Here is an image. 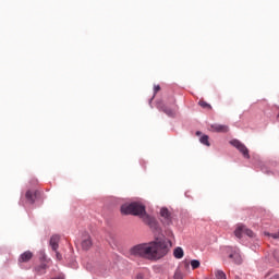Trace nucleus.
I'll use <instances>...</instances> for the list:
<instances>
[{"mask_svg":"<svg viewBox=\"0 0 279 279\" xmlns=\"http://www.w3.org/2000/svg\"><path fill=\"white\" fill-rule=\"evenodd\" d=\"M169 245L171 246V241L155 240L131 247L130 254L136 258H146V260H160L169 254Z\"/></svg>","mask_w":279,"mask_h":279,"instance_id":"obj_1","label":"nucleus"},{"mask_svg":"<svg viewBox=\"0 0 279 279\" xmlns=\"http://www.w3.org/2000/svg\"><path fill=\"white\" fill-rule=\"evenodd\" d=\"M121 213L122 215H135L136 217H141L143 219L144 223L146 226H149L151 230H158V221H156V218L147 215L145 211V205L141 203H131V204H124L121 206Z\"/></svg>","mask_w":279,"mask_h":279,"instance_id":"obj_2","label":"nucleus"},{"mask_svg":"<svg viewBox=\"0 0 279 279\" xmlns=\"http://www.w3.org/2000/svg\"><path fill=\"white\" fill-rule=\"evenodd\" d=\"M230 145L235 147V149L239 150L240 154H242V156H244V158L250 160V149H247V146H245V144L241 143V141H239V140H232L230 142Z\"/></svg>","mask_w":279,"mask_h":279,"instance_id":"obj_3","label":"nucleus"},{"mask_svg":"<svg viewBox=\"0 0 279 279\" xmlns=\"http://www.w3.org/2000/svg\"><path fill=\"white\" fill-rule=\"evenodd\" d=\"M234 234H235L236 239H242L243 234H246V236H250L251 239L254 238V231L247 229L243 225H238L236 226V228L234 230Z\"/></svg>","mask_w":279,"mask_h":279,"instance_id":"obj_4","label":"nucleus"},{"mask_svg":"<svg viewBox=\"0 0 279 279\" xmlns=\"http://www.w3.org/2000/svg\"><path fill=\"white\" fill-rule=\"evenodd\" d=\"M160 217L165 226H171V223L173 222V216L171 215V211L167 209V207H162L160 209Z\"/></svg>","mask_w":279,"mask_h":279,"instance_id":"obj_5","label":"nucleus"},{"mask_svg":"<svg viewBox=\"0 0 279 279\" xmlns=\"http://www.w3.org/2000/svg\"><path fill=\"white\" fill-rule=\"evenodd\" d=\"M227 252H229V258H232L235 265H241V263H243L239 248L228 247Z\"/></svg>","mask_w":279,"mask_h":279,"instance_id":"obj_6","label":"nucleus"},{"mask_svg":"<svg viewBox=\"0 0 279 279\" xmlns=\"http://www.w3.org/2000/svg\"><path fill=\"white\" fill-rule=\"evenodd\" d=\"M159 110H161V112H165V114H167V117H175V111L178 110V105H175V102H173V105L171 107H169L167 105H162V106H159Z\"/></svg>","mask_w":279,"mask_h":279,"instance_id":"obj_7","label":"nucleus"},{"mask_svg":"<svg viewBox=\"0 0 279 279\" xmlns=\"http://www.w3.org/2000/svg\"><path fill=\"white\" fill-rule=\"evenodd\" d=\"M38 195H40V192H38V190H28L25 194V197L29 204H34Z\"/></svg>","mask_w":279,"mask_h":279,"instance_id":"obj_8","label":"nucleus"},{"mask_svg":"<svg viewBox=\"0 0 279 279\" xmlns=\"http://www.w3.org/2000/svg\"><path fill=\"white\" fill-rule=\"evenodd\" d=\"M211 130L214 132H219V133L226 134V133L230 132V126L226 125V124H213Z\"/></svg>","mask_w":279,"mask_h":279,"instance_id":"obj_9","label":"nucleus"},{"mask_svg":"<svg viewBox=\"0 0 279 279\" xmlns=\"http://www.w3.org/2000/svg\"><path fill=\"white\" fill-rule=\"evenodd\" d=\"M31 258H34V253H32V251H26L20 255L19 263H29Z\"/></svg>","mask_w":279,"mask_h":279,"instance_id":"obj_10","label":"nucleus"},{"mask_svg":"<svg viewBox=\"0 0 279 279\" xmlns=\"http://www.w3.org/2000/svg\"><path fill=\"white\" fill-rule=\"evenodd\" d=\"M81 245L85 251H88L90 247H93V240L90 239V235H84Z\"/></svg>","mask_w":279,"mask_h":279,"instance_id":"obj_11","label":"nucleus"},{"mask_svg":"<svg viewBox=\"0 0 279 279\" xmlns=\"http://www.w3.org/2000/svg\"><path fill=\"white\" fill-rule=\"evenodd\" d=\"M58 243H60V235H52L50 239V246L52 247L53 252L58 250Z\"/></svg>","mask_w":279,"mask_h":279,"instance_id":"obj_12","label":"nucleus"},{"mask_svg":"<svg viewBox=\"0 0 279 279\" xmlns=\"http://www.w3.org/2000/svg\"><path fill=\"white\" fill-rule=\"evenodd\" d=\"M173 256L174 258H184V250L182 247L174 248Z\"/></svg>","mask_w":279,"mask_h":279,"instance_id":"obj_13","label":"nucleus"},{"mask_svg":"<svg viewBox=\"0 0 279 279\" xmlns=\"http://www.w3.org/2000/svg\"><path fill=\"white\" fill-rule=\"evenodd\" d=\"M36 274H38V276H43V274H45V271H47V264H41L39 266H37L35 268Z\"/></svg>","mask_w":279,"mask_h":279,"instance_id":"obj_14","label":"nucleus"},{"mask_svg":"<svg viewBox=\"0 0 279 279\" xmlns=\"http://www.w3.org/2000/svg\"><path fill=\"white\" fill-rule=\"evenodd\" d=\"M198 106L205 110H213V106H210V104L206 102L205 100H199Z\"/></svg>","mask_w":279,"mask_h":279,"instance_id":"obj_15","label":"nucleus"},{"mask_svg":"<svg viewBox=\"0 0 279 279\" xmlns=\"http://www.w3.org/2000/svg\"><path fill=\"white\" fill-rule=\"evenodd\" d=\"M215 277L217 279H228V277L226 276V272H223V270H216L215 271Z\"/></svg>","mask_w":279,"mask_h":279,"instance_id":"obj_16","label":"nucleus"},{"mask_svg":"<svg viewBox=\"0 0 279 279\" xmlns=\"http://www.w3.org/2000/svg\"><path fill=\"white\" fill-rule=\"evenodd\" d=\"M201 143L203 145H206L207 147H210V142H208V135H203L201 138H199Z\"/></svg>","mask_w":279,"mask_h":279,"instance_id":"obj_17","label":"nucleus"},{"mask_svg":"<svg viewBox=\"0 0 279 279\" xmlns=\"http://www.w3.org/2000/svg\"><path fill=\"white\" fill-rule=\"evenodd\" d=\"M199 260H197V259H193L192 262H191V267H192V269H199Z\"/></svg>","mask_w":279,"mask_h":279,"instance_id":"obj_18","label":"nucleus"},{"mask_svg":"<svg viewBox=\"0 0 279 279\" xmlns=\"http://www.w3.org/2000/svg\"><path fill=\"white\" fill-rule=\"evenodd\" d=\"M54 252H56V258H57V260H62V254H60V252H58V250L54 251Z\"/></svg>","mask_w":279,"mask_h":279,"instance_id":"obj_19","label":"nucleus"},{"mask_svg":"<svg viewBox=\"0 0 279 279\" xmlns=\"http://www.w3.org/2000/svg\"><path fill=\"white\" fill-rule=\"evenodd\" d=\"M159 90H160V85H155V86H154V93H155V95H156V93H159Z\"/></svg>","mask_w":279,"mask_h":279,"instance_id":"obj_20","label":"nucleus"},{"mask_svg":"<svg viewBox=\"0 0 279 279\" xmlns=\"http://www.w3.org/2000/svg\"><path fill=\"white\" fill-rule=\"evenodd\" d=\"M174 278H175V279H182V274H180V271H177V272L174 274Z\"/></svg>","mask_w":279,"mask_h":279,"instance_id":"obj_21","label":"nucleus"},{"mask_svg":"<svg viewBox=\"0 0 279 279\" xmlns=\"http://www.w3.org/2000/svg\"><path fill=\"white\" fill-rule=\"evenodd\" d=\"M270 236H272V239H279V231L277 233H271Z\"/></svg>","mask_w":279,"mask_h":279,"instance_id":"obj_22","label":"nucleus"},{"mask_svg":"<svg viewBox=\"0 0 279 279\" xmlns=\"http://www.w3.org/2000/svg\"><path fill=\"white\" fill-rule=\"evenodd\" d=\"M196 136H202V132H196Z\"/></svg>","mask_w":279,"mask_h":279,"instance_id":"obj_23","label":"nucleus"},{"mask_svg":"<svg viewBox=\"0 0 279 279\" xmlns=\"http://www.w3.org/2000/svg\"><path fill=\"white\" fill-rule=\"evenodd\" d=\"M272 279H279V275H275Z\"/></svg>","mask_w":279,"mask_h":279,"instance_id":"obj_24","label":"nucleus"},{"mask_svg":"<svg viewBox=\"0 0 279 279\" xmlns=\"http://www.w3.org/2000/svg\"><path fill=\"white\" fill-rule=\"evenodd\" d=\"M235 279H239V277H235Z\"/></svg>","mask_w":279,"mask_h":279,"instance_id":"obj_25","label":"nucleus"}]
</instances>
